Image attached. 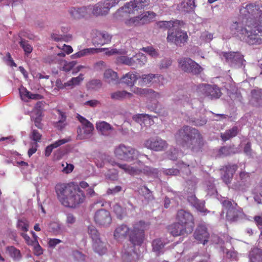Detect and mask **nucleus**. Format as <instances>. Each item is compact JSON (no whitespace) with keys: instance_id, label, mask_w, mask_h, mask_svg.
Here are the masks:
<instances>
[{"instance_id":"nucleus-1","label":"nucleus","mask_w":262,"mask_h":262,"mask_svg":"<svg viewBox=\"0 0 262 262\" xmlns=\"http://www.w3.org/2000/svg\"><path fill=\"white\" fill-rule=\"evenodd\" d=\"M232 34L249 45L262 44V22L252 23L244 21L241 24L232 23L230 26Z\"/></svg>"},{"instance_id":"nucleus-2","label":"nucleus","mask_w":262,"mask_h":262,"mask_svg":"<svg viewBox=\"0 0 262 262\" xmlns=\"http://www.w3.org/2000/svg\"><path fill=\"white\" fill-rule=\"evenodd\" d=\"M177 144L184 150H189L194 153L202 152L205 144L203 135L196 128L184 125L174 134Z\"/></svg>"},{"instance_id":"nucleus-3","label":"nucleus","mask_w":262,"mask_h":262,"mask_svg":"<svg viewBox=\"0 0 262 262\" xmlns=\"http://www.w3.org/2000/svg\"><path fill=\"white\" fill-rule=\"evenodd\" d=\"M245 21L252 23L262 22V5L249 4L243 6L239 10L238 20L232 23L241 24Z\"/></svg>"},{"instance_id":"nucleus-4","label":"nucleus","mask_w":262,"mask_h":262,"mask_svg":"<svg viewBox=\"0 0 262 262\" xmlns=\"http://www.w3.org/2000/svg\"><path fill=\"white\" fill-rule=\"evenodd\" d=\"M114 153L117 159L127 162L137 160L141 156L136 149L124 144H120L116 146L114 149ZM142 156L147 157L144 154Z\"/></svg>"},{"instance_id":"nucleus-5","label":"nucleus","mask_w":262,"mask_h":262,"mask_svg":"<svg viewBox=\"0 0 262 262\" xmlns=\"http://www.w3.org/2000/svg\"><path fill=\"white\" fill-rule=\"evenodd\" d=\"M145 225V222L140 221L135 223L133 228L130 229L129 240L134 246H141L143 243Z\"/></svg>"},{"instance_id":"nucleus-6","label":"nucleus","mask_w":262,"mask_h":262,"mask_svg":"<svg viewBox=\"0 0 262 262\" xmlns=\"http://www.w3.org/2000/svg\"><path fill=\"white\" fill-rule=\"evenodd\" d=\"M136 163L140 166V167L131 166L127 164H121L118 162H114L113 165H117L119 168L124 170V171L130 175H137L140 173H144L149 175L154 173V169L148 167L144 166L142 168L141 166H143V163L140 160H137Z\"/></svg>"},{"instance_id":"nucleus-7","label":"nucleus","mask_w":262,"mask_h":262,"mask_svg":"<svg viewBox=\"0 0 262 262\" xmlns=\"http://www.w3.org/2000/svg\"><path fill=\"white\" fill-rule=\"evenodd\" d=\"M175 220L189 231L193 232L195 223L194 216L191 213L184 209H179L176 214Z\"/></svg>"},{"instance_id":"nucleus-8","label":"nucleus","mask_w":262,"mask_h":262,"mask_svg":"<svg viewBox=\"0 0 262 262\" xmlns=\"http://www.w3.org/2000/svg\"><path fill=\"white\" fill-rule=\"evenodd\" d=\"M72 191L62 204L64 207L74 208L84 202L85 196L83 191L76 186Z\"/></svg>"},{"instance_id":"nucleus-9","label":"nucleus","mask_w":262,"mask_h":262,"mask_svg":"<svg viewBox=\"0 0 262 262\" xmlns=\"http://www.w3.org/2000/svg\"><path fill=\"white\" fill-rule=\"evenodd\" d=\"M178 63L179 67L185 72L198 75L203 70L202 67L190 58H181L178 60Z\"/></svg>"},{"instance_id":"nucleus-10","label":"nucleus","mask_w":262,"mask_h":262,"mask_svg":"<svg viewBox=\"0 0 262 262\" xmlns=\"http://www.w3.org/2000/svg\"><path fill=\"white\" fill-rule=\"evenodd\" d=\"M76 185L73 183H58L55 187L57 199L62 205Z\"/></svg>"},{"instance_id":"nucleus-11","label":"nucleus","mask_w":262,"mask_h":262,"mask_svg":"<svg viewBox=\"0 0 262 262\" xmlns=\"http://www.w3.org/2000/svg\"><path fill=\"white\" fill-rule=\"evenodd\" d=\"M188 39V36L186 32L180 29H176L175 31H169L167 33V41L173 42L176 46L182 47L184 46Z\"/></svg>"},{"instance_id":"nucleus-12","label":"nucleus","mask_w":262,"mask_h":262,"mask_svg":"<svg viewBox=\"0 0 262 262\" xmlns=\"http://www.w3.org/2000/svg\"><path fill=\"white\" fill-rule=\"evenodd\" d=\"M94 221L98 226L106 228L111 224L112 218L108 210L100 209L95 212L94 215Z\"/></svg>"},{"instance_id":"nucleus-13","label":"nucleus","mask_w":262,"mask_h":262,"mask_svg":"<svg viewBox=\"0 0 262 262\" xmlns=\"http://www.w3.org/2000/svg\"><path fill=\"white\" fill-rule=\"evenodd\" d=\"M196 91L199 95L210 96L212 99L219 98L222 95L221 90L215 85L200 84L197 86Z\"/></svg>"},{"instance_id":"nucleus-14","label":"nucleus","mask_w":262,"mask_h":262,"mask_svg":"<svg viewBox=\"0 0 262 262\" xmlns=\"http://www.w3.org/2000/svg\"><path fill=\"white\" fill-rule=\"evenodd\" d=\"M144 144L147 148L156 151L165 150L168 145L166 141L159 137L149 138L145 141Z\"/></svg>"},{"instance_id":"nucleus-15","label":"nucleus","mask_w":262,"mask_h":262,"mask_svg":"<svg viewBox=\"0 0 262 262\" xmlns=\"http://www.w3.org/2000/svg\"><path fill=\"white\" fill-rule=\"evenodd\" d=\"M223 54L226 61L232 64L241 67L246 61L244 59V56L239 52H224Z\"/></svg>"},{"instance_id":"nucleus-16","label":"nucleus","mask_w":262,"mask_h":262,"mask_svg":"<svg viewBox=\"0 0 262 262\" xmlns=\"http://www.w3.org/2000/svg\"><path fill=\"white\" fill-rule=\"evenodd\" d=\"M167 229L170 234L174 237L187 235L192 233L177 221L169 225Z\"/></svg>"},{"instance_id":"nucleus-17","label":"nucleus","mask_w":262,"mask_h":262,"mask_svg":"<svg viewBox=\"0 0 262 262\" xmlns=\"http://www.w3.org/2000/svg\"><path fill=\"white\" fill-rule=\"evenodd\" d=\"M194 237L200 243L205 245L209 237L206 226L203 224H199L194 231Z\"/></svg>"},{"instance_id":"nucleus-18","label":"nucleus","mask_w":262,"mask_h":262,"mask_svg":"<svg viewBox=\"0 0 262 262\" xmlns=\"http://www.w3.org/2000/svg\"><path fill=\"white\" fill-rule=\"evenodd\" d=\"M237 168L238 165L236 164H231L228 163L224 166L221 169L224 171V174L222 176V179L223 182L226 184H230L233 179V174Z\"/></svg>"},{"instance_id":"nucleus-19","label":"nucleus","mask_w":262,"mask_h":262,"mask_svg":"<svg viewBox=\"0 0 262 262\" xmlns=\"http://www.w3.org/2000/svg\"><path fill=\"white\" fill-rule=\"evenodd\" d=\"M137 11L132 1L126 3L118 9L115 13L117 18H127L130 14H134Z\"/></svg>"},{"instance_id":"nucleus-20","label":"nucleus","mask_w":262,"mask_h":262,"mask_svg":"<svg viewBox=\"0 0 262 262\" xmlns=\"http://www.w3.org/2000/svg\"><path fill=\"white\" fill-rule=\"evenodd\" d=\"M92 9L90 6L88 7H83L81 8L72 7L69 9V13L71 17L75 19H80L83 17H89L90 14L88 13L89 11Z\"/></svg>"},{"instance_id":"nucleus-21","label":"nucleus","mask_w":262,"mask_h":262,"mask_svg":"<svg viewBox=\"0 0 262 262\" xmlns=\"http://www.w3.org/2000/svg\"><path fill=\"white\" fill-rule=\"evenodd\" d=\"M130 228L126 225L118 226L114 232V236L117 241H122L128 236Z\"/></svg>"},{"instance_id":"nucleus-22","label":"nucleus","mask_w":262,"mask_h":262,"mask_svg":"<svg viewBox=\"0 0 262 262\" xmlns=\"http://www.w3.org/2000/svg\"><path fill=\"white\" fill-rule=\"evenodd\" d=\"M97 129L103 136H110L114 129V127L105 121H100L96 124Z\"/></svg>"},{"instance_id":"nucleus-23","label":"nucleus","mask_w":262,"mask_h":262,"mask_svg":"<svg viewBox=\"0 0 262 262\" xmlns=\"http://www.w3.org/2000/svg\"><path fill=\"white\" fill-rule=\"evenodd\" d=\"M112 36L105 32H99L94 38V43L97 45L102 46L111 41Z\"/></svg>"},{"instance_id":"nucleus-24","label":"nucleus","mask_w":262,"mask_h":262,"mask_svg":"<svg viewBox=\"0 0 262 262\" xmlns=\"http://www.w3.org/2000/svg\"><path fill=\"white\" fill-rule=\"evenodd\" d=\"M132 92L140 96L147 95L154 98H159L160 97V95L159 93L156 92L151 89H141L136 87L133 89Z\"/></svg>"},{"instance_id":"nucleus-25","label":"nucleus","mask_w":262,"mask_h":262,"mask_svg":"<svg viewBox=\"0 0 262 262\" xmlns=\"http://www.w3.org/2000/svg\"><path fill=\"white\" fill-rule=\"evenodd\" d=\"M138 79L137 75L133 73L128 72L124 75L119 80V82L123 83L129 86L134 85Z\"/></svg>"},{"instance_id":"nucleus-26","label":"nucleus","mask_w":262,"mask_h":262,"mask_svg":"<svg viewBox=\"0 0 262 262\" xmlns=\"http://www.w3.org/2000/svg\"><path fill=\"white\" fill-rule=\"evenodd\" d=\"M104 78L108 83H117L119 82L117 73L111 69H107L104 73Z\"/></svg>"},{"instance_id":"nucleus-27","label":"nucleus","mask_w":262,"mask_h":262,"mask_svg":"<svg viewBox=\"0 0 262 262\" xmlns=\"http://www.w3.org/2000/svg\"><path fill=\"white\" fill-rule=\"evenodd\" d=\"M156 14L151 11H146L139 16L141 25L148 24L154 20Z\"/></svg>"},{"instance_id":"nucleus-28","label":"nucleus","mask_w":262,"mask_h":262,"mask_svg":"<svg viewBox=\"0 0 262 262\" xmlns=\"http://www.w3.org/2000/svg\"><path fill=\"white\" fill-rule=\"evenodd\" d=\"M151 245L152 250L156 253L157 256H159L163 253V249L165 244L162 242L161 239L156 238L153 240Z\"/></svg>"},{"instance_id":"nucleus-29","label":"nucleus","mask_w":262,"mask_h":262,"mask_svg":"<svg viewBox=\"0 0 262 262\" xmlns=\"http://www.w3.org/2000/svg\"><path fill=\"white\" fill-rule=\"evenodd\" d=\"M147 61L146 56L142 53H137L134 55L133 69L143 66Z\"/></svg>"},{"instance_id":"nucleus-30","label":"nucleus","mask_w":262,"mask_h":262,"mask_svg":"<svg viewBox=\"0 0 262 262\" xmlns=\"http://www.w3.org/2000/svg\"><path fill=\"white\" fill-rule=\"evenodd\" d=\"M238 132V127L236 126L226 130L224 133L221 134V138L223 141H226L230 139L235 137Z\"/></svg>"},{"instance_id":"nucleus-31","label":"nucleus","mask_w":262,"mask_h":262,"mask_svg":"<svg viewBox=\"0 0 262 262\" xmlns=\"http://www.w3.org/2000/svg\"><path fill=\"white\" fill-rule=\"evenodd\" d=\"M93 248L94 251L99 255H103L106 252V248L105 243L100 239L93 241Z\"/></svg>"},{"instance_id":"nucleus-32","label":"nucleus","mask_w":262,"mask_h":262,"mask_svg":"<svg viewBox=\"0 0 262 262\" xmlns=\"http://www.w3.org/2000/svg\"><path fill=\"white\" fill-rule=\"evenodd\" d=\"M138 191L147 202L151 201L155 199L152 192L146 186H141L139 187Z\"/></svg>"},{"instance_id":"nucleus-33","label":"nucleus","mask_w":262,"mask_h":262,"mask_svg":"<svg viewBox=\"0 0 262 262\" xmlns=\"http://www.w3.org/2000/svg\"><path fill=\"white\" fill-rule=\"evenodd\" d=\"M251 262H262V250L257 248H254L250 253Z\"/></svg>"},{"instance_id":"nucleus-34","label":"nucleus","mask_w":262,"mask_h":262,"mask_svg":"<svg viewBox=\"0 0 262 262\" xmlns=\"http://www.w3.org/2000/svg\"><path fill=\"white\" fill-rule=\"evenodd\" d=\"M133 95L125 91H118L112 93L111 95V98L114 100H122L125 98H131Z\"/></svg>"},{"instance_id":"nucleus-35","label":"nucleus","mask_w":262,"mask_h":262,"mask_svg":"<svg viewBox=\"0 0 262 262\" xmlns=\"http://www.w3.org/2000/svg\"><path fill=\"white\" fill-rule=\"evenodd\" d=\"M239 211L234 207L230 208L226 212V219L230 222L236 221L238 218Z\"/></svg>"},{"instance_id":"nucleus-36","label":"nucleus","mask_w":262,"mask_h":262,"mask_svg":"<svg viewBox=\"0 0 262 262\" xmlns=\"http://www.w3.org/2000/svg\"><path fill=\"white\" fill-rule=\"evenodd\" d=\"M7 251L10 256L15 260H19L21 258L20 250L14 246H9L6 248Z\"/></svg>"},{"instance_id":"nucleus-37","label":"nucleus","mask_w":262,"mask_h":262,"mask_svg":"<svg viewBox=\"0 0 262 262\" xmlns=\"http://www.w3.org/2000/svg\"><path fill=\"white\" fill-rule=\"evenodd\" d=\"M251 100L259 105L262 104V89H254L251 91Z\"/></svg>"},{"instance_id":"nucleus-38","label":"nucleus","mask_w":262,"mask_h":262,"mask_svg":"<svg viewBox=\"0 0 262 262\" xmlns=\"http://www.w3.org/2000/svg\"><path fill=\"white\" fill-rule=\"evenodd\" d=\"M235 153V152L231 146H223L220 148L218 155L219 157H227Z\"/></svg>"},{"instance_id":"nucleus-39","label":"nucleus","mask_w":262,"mask_h":262,"mask_svg":"<svg viewBox=\"0 0 262 262\" xmlns=\"http://www.w3.org/2000/svg\"><path fill=\"white\" fill-rule=\"evenodd\" d=\"M175 25H180V21L176 20L175 21H160L158 23V25L160 28L168 29L174 27Z\"/></svg>"},{"instance_id":"nucleus-40","label":"nucleus","mask_w":262,"mask_h":262,"mask_svg":"<svg viewBox=\"0 0 262 262\" xmlns=\"http://www.w3.org/2000/svg\"><path fill=\"white\" fill-rule=\"evenodd\" d=\"M29 222L25 218L18 219L17 223V227L23 232H26L29 230Z\"/></svg>"},{"instance_id":"nucleus-41","label":"nucleus","mask_w":262,"mask_h":262,"mask_svg":"<svg viewBox=\"0 0 262 262\" xmlns=\"http://www.w3.org/2000/svg\"><path fill=\"white\" fill-rule=\"evenodd\" d=\"M94 51H95V49L94 48L84 49L83 50H80L75 54L72 55L71 57L74 59L83 57L90 54L93 53Z\"/></svg>"},{"instance_id":"nucleus-42","label":"nucleus","mask_w":262,"mask_h":262,"mask_svg":"<svg viewBox=\"0 0 262 262\" xmlns=\"http://www.w3.org/2000/svg\"><path fill=\"white\" fill-rule=\"evenodd\" d=\"M134 56L132 57H129L126 56H121L118 57L117 61L118 63H122L128 66L133 67Z\"/></svg>"},{"instance_id":"nucleus-43","label":"nucleus","mask_w":262,"mask_h":262,"mask_svg":"<svg viewBox=\"0 0 262 262\" xmlns=\"http://www.w3.org/2000/svg\"><path fill=\"white\" fill-rule=\"evenodd\" d=\"M135 6L137 11L147 7L150 3V0H134L132 1Z\"/></svg>"},{"instance_id":"nucleus-44","label":"nucleus","mask_w":262,"mask_h":262,"mask_svg":"<svg viewBox=\"0 0 262 262\" xmlns=\"http://www.w3.org/2000/svg\"><path fill=\"white\" fill-rule=\"evenodd\" d=\"M113 210L118 219H122L126 213L125 209L117 203L113 206Z\"/></svg>"},{"instance_id":"nucleus-45","label":"nucleus","mask_w":262,"mask_h":262,"mask_svg":"<svg viewBox=\"0 0 262 262\" xmlns=\"http://www.w3.org/2000/svg\"><path fill=\"white\" fill-rule=\"evenodd\" d=\"M184 10L187 12L193 11L196 6L195 5V0H184L182 3Z\"/></svg>"},{"instance_id":"nucleus-46","label":"nucleus","mask_w":262,"mask_h":262,"mask_svg":"<svg viewBox=\"0 0 262 262\" xmlns=\"http://www.w3.org/2000/svg\"><path fill=\"white\" fill-rule=\"evenodd\" d=\"M20 46L23 49L25 54H29L31 53L33 51V47L29 43L28 40L25 39H21L19 41Z\"/></svg>"},{"instance_id":"nucleus-47","label":"nucleus","mask_w":262,"mask_h":262,"mask_svg":"<svg viewBox=\"0 0 262 262\" xmlns=\"http://www.w3.org/2000/svg\"><path fill=\"white\" fill-rule=\"evenodd\" d=\"M88 233L92 238L93 241L100 239L98 231L94 226H89L88 227Z\"/></svg>"},{"instance_id":"nucleus-48","label":"nucleus","mask_w":262,"mask_h":262,"mask_svg":"<svg viewBox=\"0 0 262 262\" xmlns=\"http://www.w3.org/2000/svg\"><path fill=\"white\" fill-rule=\"evenodd\" d=\"M133 253H135L133 247H130L128 250L124 247V249L122 251V258L124 260L131 261L132 260V256Z\"/></svg>"},{"instance_id":"nucleus-49","label":"nucleus","mask_w":262,"mask_h":262,"mask_svg":"<svg viewBox=\"0 0 262 262\" xmlns=\"http://www.w3.org/2000/svg\"><path fill=\"white\" fill-rule=\"evenodd\" d=\"M124 23L127 26H140L141 25L139 16L130 18H124Z\"/></svg>"},{"instance_id":"nucleus-50","label":"nucleus","mask_w":262,"mask_h":262,"mask_svg":"<svg viewBox=\"0 0 262 262\" xmlns=\"http://www.w3.org/2000/svg\"><path fill=\"white\" fill-rule=\"evenodd\" d=\"M83 75L80 74L78 77H73L71 80L66 82L67 85L69 86H73L74 85H78L81 81L83 79Z\"/></svg>"},{"instance_id":"nucleus-51","label":"nucleus","mask_w":262,"mask_h":262,"mask_svg":"<svg viewBox=\"0 0 262 262\" xmlns=\"http://www.w3.org/2000/svg\"><path fill=\"white\" fill-rule=\"evenodd\" d=\"M160 77L158 75H154L152 74H144L142 76V83L147 84L150 83L154 78Z\"/></svg>"},{"instance_id":"nucleus-52","label":"nucleus","mask_w":262,"mask_h":262,"mask_svg":"<svg viewBox=\"0 0 262 262\" xmlns=\"http://www.w3.org/2000/svg\"><path fill=\"white\" fill-rule=\"evenodd\" d=\"M62 63L63 64V66L62 67L63 70L66 72L70 71L77 64L76 61H75L67 62L65 60H63L62 61Z\"/></svg>"},{"instance_id":"nucleus-53","label":"nucleus","mask_w":262,"mask_h":262,"mask_svg":"<svg viewBox=\"0 0 262 262\" xmlns=\"http://www.w3.org/2000/svg\"><path fill=\"white\" fill-rule=\"evenodd\" d=\"M141 50L152 57H156L158 55L156 50L152 47H143Z\"/></svg>"},{"instance_id":"nucleus-54","label":"nucleus","mask_w":262,"mask_h":262,"mask_svg":"<svg viewBox=\"0 0 262 262\" xmlns=\"http://www.w3.org/2000/svg\"><path fill=\"white\" fill-rule=\"evenodd\" d=\"M73 256L74 258L77 261H84L85 259V255L78 251H73Z\"/></svg>"},{"instance_id":"nucleus-55","label":"nucleus","mask_w":262,"mask_h":262,"mask_svg":"<svg viewBox=\"0 0 262 262\" xmlns=\"http://www.w3.org/2000/svg\"><path fill=\"white\" fill-rule=\"evenodd\" d=\"M43 61L47 63H56L58 62V59L56 55H49L43 59Z\"/></svg>"},{"instance_id":"nucleus-56","label":"nucleus","mask_w":262,"mask_h":262,"mask_svg":"<svg viewBox=\"0 0 262 262\" xmlns=\"http://www.w3.org/2000/svg\"><path fill=\"white\" fill-rule=\"evenodd\" d=\"M4 60L8 65L11 67H16V64L13 60L9 52L7 53L6 56L4 57Z\"/></svg>"},{"instance_id":"nucleus-57","label":"nucleus","mask_w":262,"mask_h":262,"mask_svg":"<svg viewBox=\"0 0 262 262\" xmlns=\"http://www.w3.org/2000/svg\"><path fill=\"white\" fill-rule=\"evenodd\" d=\"M19 93L22 99L25 98L29 99L31 93L26 88L23 87L19 89Z\"/></svg>"},{"instance_id":"nucleus-58","label":"nucleus","mask_w":262,"mask_h":262,"mask_svg":"<svg viewBox=\"0 0 262 262\" xmlns=\"http://www.w3.org/2000/svg\"><path fill=\"white\" fill-rule=\"evenodd\" d=\"M70 141L69 139H62L60 140H58L53 143L50 144L53 148H57L58 147Z\"/></svg>"},{"instance_id":"nucleus-59","label":"nucleus","mask_w":262,"mask_h":262,"mask_svg":"<svg viewBox=\"0 0 262 262\" xmlns=\"http://www.w3.org/2000/svg\"><path fill=\"white\" fill-rule=\"evenodd\" d=\"M20 235L24 238L28 245L33 246L35 245L34 241L31 239L29 236L25 232L21 233Z\"/></svg>"},{"instance_id":"nucleus-60","label":"nucleus","mask_w":262,"mask_h":262,"mask_svg":"<svg viewBox=\"0 0 262 262\" xmlns=\"http://www.w3.org/2000/svg\"><path fill=\"white\" fill-rule=\"evenodd\" d=\"M94 67L96 71H102L106 68V64L104 61H99L95 64Z\"/></svg>"},{"instance_id":"nucleus-61","label":"nucleus","mask_w":262,"mask_h":262,"mask_svg":"<svg viewBox=\"0 0 262 262\" xmlns=\"http://www.w3.org/2000/svg\"><path fill=\"white\" fill-rule=\"evenodd\" d=\"M41 137V135L38 132V130L34 129L32 132L31 138L35 142H39Z\"/></svg>"},{"instance_id":"nucleus-62","label":"nucleus","mask_w":262,"mask_h":262,"mask_svg":"<svg viewBox=\"0 0 262 262\" xmlns=\"http://www.w3.org/2000/svg\"><path fill=\"white\" fill-rule=\"evenodd\" d=\"M178 150L176 149H173V151L169 150L168 154V158L172 160H176L178 158Z\"/></svg>"},{"instance_id":"nucleus-63","label":"nucleus","mask_w":262,"mask_h":262,"mask_svg":"<svg viewBox=\"0 0 262 262\" xmlns=\"http://www.w3.org/2000/svg\"><path fill=\"white\" fill-rule=\"evenodd\" d=\"M164 173L166 175L177 176L179 174V170L176 168H170L165 170Z\"/></svg>"},{"instance_id":"nucleus-64","label":"nucleus","mask_w":262,"mask_h":262,"mask_svg":"<svg viewBox=\"0 0 262 262\" xmlns=\"http://www.w3.org/2000/svg\"><path fill=\"white\" fill-rule=\"evenodd\" d=\"M193 124L195 126H203L207 122L206 119L204 118L197 119L192 121Z\"/></svg>"}]
</instances>
